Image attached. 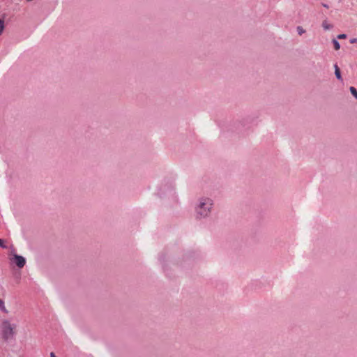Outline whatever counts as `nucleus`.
I'll list each match as a JSON object with an SVG mask.
<instances>
[{"label":"nucleus","instance_id":"nucleus-3","mask_svg":"<svg viewBox=\"0 0 357 357\" xmlns=\"http://www.w3.org/2000/svg\"><path fill=\"white\" fill-rule=\"evenodd\" d=\"M15 263L19 268H22L26 264L25 259L20 255H14Z\"/></svg>","mask_w":357,"mask_h":357},{"label":"nucleus","instance_id":"nucleus-6","mask_svg":"<svg viewBox=\"0 0 357 357\" xmlns=\"http://www.w3.org/2000/svg\"><path fill=\"white\" fill-rule=\"evenodd\" d=\"M296 30H297L298 35H300V36H301L305 33V29H304L301 26H297Z\"/></svg>","mask_w":357,"mask_h":357},{"label":"nucleus","instance_id":"nucleus-15","mask_svg":"<svg viewBox=\"0 0 357 357\" xmlns=\"http://www.w3.org/2000/svg\"><path fill=\"white\" fill-rule=\"evenodd\" d=\"M50 357H56L54 352L50 353Z\"/></svg>","mask_w":357,"mask_h":357},{"label":"nucleus","instance_id":"nucleus-1","mask_svg":"<svg viewBox=\"0 0 357 357\" xmlns=\"http://www.w3.org/2000/svg\"><path fill=\"white\" fill-rule=\"evenodd\" d=\"M213 205V202L209 198H202L199 201V204L196 207V213L197 218H203L207 217L210 213Z\"/></svg>","mask_w":357,"mask_h":357},{"label":"nucleus","instance_id":"nucleus-16","mask_svg":"<svg viewBox=\"0 0 357 357\" xmlns=\"http://www.w3.org/2000/svg\"><path fill=\"white\" fill-rule=\"evenodd\" d=\"M28 2L32 1L33 0H26Z\"/></svg>","mask_w":357,"mask_h":357},{"label":"nucleus","instance_id":"nucleus-11","mask_svg":"<svg viewBox=\"0 0 357 357\" xmlns=\"http://www.w3.org/2000/svg\"><path fill=\"white\" fill-rule=\"evenodd\" d=\"M337 38L339 39H344V38H347V35L344 34V33H342V34H340L337 36Z\"/></svg>","mask_w":357,"mask_h":357},{"label":"nucleus","instance_id":"nucleus-8","mask_svg":"<svg viewBox=\"0 0 357 357\" xmlns=\"http://www.w3.org/2000/svg\"><path fill=\"white\" fill-rule=\"evenodd\" d=\"M333 43L334 45V48L335 50H338L340 48V43H338V41L337 40L333 39Z\"/></svg>","mask_w":357,"mask_h":357},{"label":"nucleus","instance_id":"nucleus-5","mask_svg":"<svg viewBox=\"0 0 357 357\" xmlns=\"http://www.w3.org/2000/svg\"><path fill=\"white\" fill-rule=\"evenodd\" d=\"M334 67H335V75L337 79L339 80H341L342 76H341V73H340V70L339 67L336 64L335 65Z\"/></svg>","mask_w":357,"mask_h":357},{"label":"nucleus","instance_id":"nucleus-12","mask_svg":"<svg viewBox=\"0 0 357 357\" xmlns=\"http://www.w3.org/2000/svg\"><path fill=\"white\" fill-rule=\"evenodd\" d=\"M0 247L1 248H6V245H4V241L3 239L0 238Z\"/></svg>","mask_w":357,"mask_h":357},{"label":"nucleus","instance_id":"nucleus-13","mask_svg":"<svg viewBox=\"0 0 357 357\" xmlns=\"http://www.w3.org/2000/svg\"><path fill=\"white\" fill-rule=\"evenodd\" d=\"M357 42V39L356 38H353L350 40V43H355Z\"/></svg>","mask_w":357,"mask_h":357},{"label":"nucleus","instance_id":"nucleus-2","mask_svg":"<svg viewBox=\"0 0 357 357\" xmlns=\"http://www.w3.org/2000/svg\"><path fill=\"white\" fill-rule=\"evenodd\" d=\"M15 326H12L10 323L6 320L2 323V337L7 340L13 337Z\"/></svg>","mask_w":357,"mask_h":357},{"label":"nucleus","instance_id":"nucleus-10","mask_svg":"<svg viewBox=\"0 0 357 357\" xmlns=\"http://www.w3.org/2000/svg\"><path fill=\"white\" fill-rule=\"evenodd\" d=\"M4 28V21L0 19V35H1V33H3Z\"/></svg>","mask_w":357,"mask_h":357},{"label":"nucleus","instance_id":"nucleus-7","mask_svg":"<svg viewBox=\"0 0 357 357\" xmlns=\"http://www.w3.org/2000/svg\"><path fill=\"white\" fill-rule=\"evenodd\" d=\"M0 310L4 312H8V310L5 307L4 302L1 299H0Z\"/></svg>","mask_w":357,"mask_h":357},{"label":"nucleus","instance_id":"nucleus-4","mask_svg":"<svg viewBox=\"0 0 357 357\" xmlns=\"http://www.w3.org/2000/svg\"><path fill=\"white\" fill-rule=\"evenodd\" d=\"M321 26L324 30H329L333 28V25L329 24L327 20H324Z\"/></svg>","mask_w":357,"mask_h":357},{"label":"nucleus","instance_id":"nucleus-14","mask_svg":"<svg viewBox=\"0 0 357 357\" xmlns=\"http://www.w3.org/2000/svg\"><path fill=\"white\" fill-rule=\"evenodd\" d=\"M321 5H322L324 8H329V7H328V6L327 4H326V3H321Z\"/></svg>","mask_w":357,"mask_h":357},{"label":"nucleus","instance_id":"nucleus-9","mask_svg":"<svg viewBox=\"0 0 357 357\" xmlns=\"http://www.w3.org/2000/svg\"><path fill=\"white\" fill-rule=\"evenodd\" d=\"M349 90L351 94L357 99V90L354 86H351Z\"/></svg>","mask_w":357,"mask_h":357}]
</instances>
